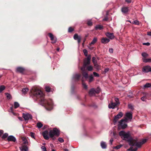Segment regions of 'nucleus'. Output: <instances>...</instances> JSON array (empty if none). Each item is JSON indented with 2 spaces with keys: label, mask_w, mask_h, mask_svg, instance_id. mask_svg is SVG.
Listing matches in <instances>:
<instances>
[{
  "label": "nucleus",
  "mask_w": 151,
  "mask_h": 151,
  "mask_svg": "<svg viewBox=\"0 0 151 151\" xmlns=\"http://www.w3.org/2000/svg\"><path fill=\"white\" fill-rule=\"evenodd\" d=\"M31 92L32 95V97L35 98L39 100L41 104L45 106L47 110H51L52 108L53 102L51 99L48 100L44 99V95L42 92L40 90L35 87L33 88Z\"/></svg>",
  "instance_id": "f257e3e1"
},
{
  "label": "nucleus",
  "mask_w": 151,
  "mask_h": 151,
  "mask_svg": "<svg viewBox=\"0 0 151 151\" xmlns=\"http://www.w3.org/2000/svg\"><path fill=\"white\" fill-rule=\"evenodd\" d=\"M119 135L123 139L128 142L130 145L132 146V144L134 142V140H132L129 132H126L124 131H121L119 133Z\"/></svg>",
  "instance_id": "f03ea898"
},
{
  "label": "nucleus",
  "mask_w": 151,
  "mask_h": 151,
  "mask_svg": "<svg viewBox=\"0 0 151 151\" xmlns=\"http://www.w3.org/2000/svg\"><path fill=\"white\" fill-rule=\"evenodd\" d=\"M147 139H142L139 142H137L136 140H134V142L132 144V146H136L137 147H140L147 141Z\"/></svg>",
  "instance_id": "7ed1b4c3"
},
{
  "label": "nucleus",
  "mask_w": 151,
  "mask_h": 151,
  "mask_svg": "<svg viewBox=\"0 0 151 151\" xmlns=\"http://www.w3.org/2000/svg\"><path fill=\"white\" fill-rule=\"evenodd\" d=\"M59 135V131L56 128H54L52 130H51L49 132V136L51 138H53L55 135L58 136Z\"/></svg>",
  "instance_id": "20e7f679"
},
{
  "label": "nucleus",
  "mask_w": 151,
  "mask_h": 151,
  "mask_svg": "<svg viewBox=\"0 0 151 151\" xmlns=\"http://www.w3.org/2000/svg\"><path fill=\"white\" fill-rule=\"evenodd\" d=\"M91 59V56L89 55L84 60L83 67L81 68V70L82 71L85 70V68L87 65L90 64Z\"/></svg>",
  "instance_id": "39448f33"
},
{
  "label": "nucleus",
  "mask_w": 151,
  "mask_h": 151,
  "mask_svg": "<svg viewBox=\"0 0 151 151\" xmlns=\"http://www.w3.org/2000/svg\"><path fill=\"white\" fill-rule=\"evenodd\" d=\"M127 122L124 119H121L118 122V125L119 128H121L122 129L126 128L127 126V124L126 123Z\"/></svg>",
  "instance_id": "423d86ee"
},
{
  "label": "nucleus",
  "mask_w": 151,
  "mask_h": 151,
  "mask_svg": "<svg viewBox=\"0 0 151 151\" xmlns=\"http://www.w3.org/2000/svg\"><path fill=\"white\" fill-rule=\"evenodd\" d=\"M100 92V89L99 87H97L96 90L93 88H92L89 91V94L91 96H93L96 93H98Z\"/></svg>",
  "instance_id": "0eeeda50"
},
{
  "label": "nucleus",
  "mask_w": 151,
  "mask_h": 151,
  "mask_svg": "<svg viewBox=\"0 0 151 151\" xmlns=\"http://www.w3.org/2000/svg\"><path fill=\"white\" fill-rule=\"evenodd\" d=\"M124 119L126 121H131L132 118V112H128L126 113Z\"/></svg>",
  "instance_id": "6e6552de"
},
{
  "label": "nucleus",
  "mask_w": 151,
  "mask_h": 151,
  "mask_svg": "<svg viewBox=\"0 0 151 151\" xmlns=\"http://www.w3.org/2000/svg\"><path fill=\"white\" fill-rule=\"evenodd\" d=\"M123 116V114L122 112H120L118 114L114 116L113 122L115 124L118 120Z\"/></svg>",
  "instance_id": "1a4fd4ad"
},
{
  "label": "nucleus",
  "mask_w": 151,
  "mask_h": 151,
  "mask_svg": "<svg viewBox=\"0 0 151 151\" xmlns=\"http://www.w3.org/2000/svg\"><path fill=\"white\" fill-rule=\"evenodd\" d=\"M23 117L26 121L32 119V116L29 113H23Z\"/></svg>",
  "instance_id": "9d476101"
},
{
  "label": "nucleus",
  "mask_w": 151,
  "mask_h": 151,
  "mask_svg": "<svg viewBox=\"0 0 151 151\" xmlns=\"http://www.w3.org/2000/svg\"><path fill=\"white\" fill-rule=\"evenodd\" d=\"M150 66L149 65L144 66L142 68V71L144 73H148L150 71Z\"/></svg>",
  "instance_id": "9b49d317"
},
{
  "label": "nucleus",
  "mask_w": 151,
  "mask_h": 151,
  "mask_svg": "<svg viewBox=\"0 0 151 151\" xmlns=\"http://www.w3.org/2000/svg\"><path fill=\"white\" fill-rule=\"evenodd\" d=\"M73 38L75 40H77L78 44H79L81 40V37L80 36H78L77 34L74 35Z\"/></svg>",
  "instance_id": "f8f14e48"
},
{
  "label": "nucleus",
  "mask_w": 151,
  "mask_h": 151,
  "mask_svg": "<svg viewBox=\"0 0 151 151\" xmlns=\"http://www.w3.org/2000/svg\"><path fill=\"white\" fill-rule=\"evenodd\" d=\"M48 35L50 38L51 40L52 41V43L53 44L55 43L57 41L56 38H55L53 35L51 33H49Z\"/></svg>",
  "instance_id": "ddd939ff"
},
{
  "label": "nucleus",
  "mask_w": 151,
  "mask_h": 151,
  "mask_svg": "<svg viewBox=\"0 0 151 151\" xmlns=\"http://www.w3.org/2000/svg\"><path fill=\"white\" fill-rule=\"evenodd\" d=\"M109 38L112 40L114 38L115 36L113 33L107 32L105 34Z\"/></svg>",
  "instance_id": "4468645a"
},
{
  "label": "nucleus",
  "mask_w": 151,
  "mask_h": 151,
  "mask_svg": "<svg viewBox=\"0 0 151 151\" xmlns=\"http://www.w3.org/2000/svg\"><path fill=\"white\" fill-rule=\"evenodd\" d=\"M7 139L9 141H12L14 142H15L16 140L15 137L12 135H10L8 136Z\"/></svg>",
  "instance_id": "2eb2a0df"
},
{
  "label": "nucleus",
  "mask_w": 151,
  "mask_h": 151,
  "mask_svg": "<svg viewBox=\"0 0 151 151\" xmlns=\"http://www.w3.org/2000/svg\"><path fill=\"white\" fill-rule=\"evenodd\" d=\"M48 132L47 131H45L42 132V135L44 138L46 140L49 139V138L48 136Z\"/></svg>",
  "instance_id": "dca6fc26"
},
{
  "label": "nucleus",
  "mask_w": 151,
  "mask_h": 151,
  "mask_svg": "<svg viewBox=\"0 0 151 151\" xmlns=\"http://www.w3.org/2000/svg\"><path fill=\"white\" fill-rule=\"evenodd\" d=\"M116 105H117L115 103H113L111 102V104H109L108 107L109 109H114Z\"/></svg>",
  "instance_id": "f3484780"
},
{
  "label": "nucleus",
  "mask_w": 151,
  "mask_h": 151,
  "mask_svg": "<svg viewBox=\"0 0 151 151\" xmlns=\"http://www.w3.org/2000/svg\"><path fill=\"white\" fill-rule=\"evenodd\" d=\"M110 41V40L106 38H103L101 40V42L104 44L108 43Z\"/></svg>",
  "instance_id": "a211bd4d"
},
{
  "label": "nucleus",
  "mask_w": 151,
  "mask_h": 151,
  "mask_svg": "<svg viewBox=\"0 0 151 151\" xmlns=\"http://www.w3.org/2000/svg\"><path fill=\"white\" fill-rule=\"evenodd\" d=\"M122 11L123 13L126 14L128 11V9L127 7H123L122 9Z\"/></svg>",
  "instance_id": "6ab92c4d"
},
{
  "label": "nucleus",
  "mask_w": 151,
  "mask_h": 151,
  "mask_svg": "<svg viewBox=\"0 0 151 151\" xmlns=\"http://www.w3.org/2000/svg\"><path fill=\"white\" fill-rule=\"evenodd\" d=\"M21 151H27L28 150V147L26 146H23L19 147Z\"/></svg>",
  "instance_id": "aec40b11"
},
{
  "label": "nucleus",
  "mask_w": 151,
  "mask_h": 151,
  "mask_svg": "<svg viewBox=\"0 0 151 151\" xmlns=\"http://www.w3.org/2000/svg\"><path fill=\"white\" fill-rule=\"evenodd\" d=\"M103 28V26L100 24L96 25L95 27V29L96 30H101Z\"/></svg>",
  "instance_id": "412c9836"
},
{
  "label": "nucleus",
  "mask_w": 151,
  "mask_h": 151,
  "mask_svg": "<svg viewBox=\"0 0 151 151\" xmlns=\"http://www.w3.org/2000/svg\"><path fill=\"white\" fill-rule=\"evenodd\" d=\"M24 69L21 67H18L17 69V71L20 73H22L24 71Z\"/></svg>",
  "instance_id": "4be33fe9"
},
{
  "label": "nucleus",
  "mask_w": 151,
  "mask_h": 151,
  "mask_svg": "<svg viewBox=\"0 0 151 151\" xmlns=\"http://www.w3.org/2000/svg\"><path fill=\"white\" fill-rule=\"evenodd\" d=\"M101 146L103 149H106L107 147L106 143L103 141L101 142Z\"/></svg>",
  "instance_id": "5701e85b"
},
{
  "label": "nucleus",
  "mask_w": 151,
  "mask_h": 151,
  "mask_svg": "<svg viewBox=\"0 0 151 151\" xmlns=\"http://www.w3.org/2000/svg\"><path fill=\"white\" fill-rule=\"evenodd\" d=\"M143 94L144 95H145V96H142V97H141V99L142 101H146V99H147V93H143Z\"/></svg>",
  "instance_id": "b1692460"
},
{
  "label": "nucleus",
  "mask_w": 151,
  "mask_h": 151,
  "mask_svg": "<svg viewBox=\"0 0 151 151\" xmlns=\"http://www.w3.org/2000/svg\"><path fill=\"white\" fill-rule=\"evenodd\" d=\"M81 76V75L80 74H76L73 76V78L77 80H78L80 77Z\"/></svg>",
  "instance_id": "393cba45"
},
{
  "label": "nucleus",
  "mask_w": 151,
  "mask_h": 151,
  "mask_svg": "<svg viewBox=\"0 0 151 151\" xmlns=\"http://www.w3.org/2000/svg\"><path fill=\"white\" fill-rule=\"evenodd\" d=\"M92 62L94 64V66H96V65H97V61L95 57L92 58Z\"/></svg>",
  "instance_id": "a878e982"
},
{
  "label": "nucleus",
  "mask_w": 151,
  "mask_h": 151,
  "mask_svg": "<svg viewBox=\"0 0 151 151\" xmlns=\"http://www.w3.org/2000/svg\"><path fill=\"white\" fill-rule=\"evenodd\" d=\"M29 91V89L28 88H25L22 89V93L25 94H26L27 92H28Z\"/></svg>",
  "instance_id": "bb28decb"
},
{
  "label": "nucleus",
  "mask_w": 151,
  "mask_h": 151,
  "mask_svg": "<svg viewBox=\"0 0 151 151\" xmlns=\"http://www.w3.org/2000/svg\"><path fill=\"white\" fill-rule=\"evenodd\" d=\"M22 141L23 142V144H24L25 145L28 143V142L27 141V139L23 137H22Z\"/></svg>",
  "instance_id": "cd10ccee"
},
{
  "label": "nucleus",
  "mask_w": 151,
  "mask_h": 151,
  "mask_svg": "<svg viewBox=\"0 0 151 151\" xmlns=\"http://www.w3.org/2000/svg\"><path fill=\"white\" fill-rule=\"evenodd\" d=\"M84 71L85 70L82 71L83 76L86 78H87L88 77V74L87 73L85 72Z\"/></svg>",
  "instance_id": "c85d7f7f"
},
{
  "label": "nucleus",
  "mask_w": 151,
  "mask_h": 151,
  "mask_svg": "<svg viewBox=\"0 0 151 151\" xmlns=\"http://www.w3.org/2000/svg\"><path fill=\"white\" fill-rule=\"evenodd\" d=\"M97 38L96 37H94L92 41L91 42V43L89 44L90 45H91L94 44H95L97 41Z\"/></svg>",
  "instance_id": "c756f323"
},
{
  "label": "nucleus",
  "mask_w": 151,
  "mask_h": 151,
  "mask_svg": "<svg viewBox=\"0 0 151 151\" xmlns=\"http://www.w3.org/2000/svg\"><path fill=\"white\" fill-rule=\"evenodd\" d=\"M5 94L6 95V97L8 99H12V96L10 94L8 93H5Z\"/></svg>",
  "instance_id": "7c9ffc66"
},
{
  "label": "nucleus",
  "mask_w": 151,
  "mask_h": 151,
  "mask_svg": "<svg viewBox=\"0 0 151 151\" xmlns=\"http://www.w3.org/2000/svg\"><path fill=\"white\" fill-rule=\"evenodd\" d=\"M14 108L15 109L17 108L19 106V103L17 102H14Z\"/></svg>",
  "instance_id": "2f4dec72"
},
{
  "label": "nucleus",
  "mask_w": 151,
  "mask_h": 151,
  "mask_svg": "<svg viewBox=\"0 0 151 151\" xmlns=\"http://www.w3.org/2000/svg\"><path fill=\"white\" fill-rule=\"evenodd\" d=\"M132 24H133L139 25V23L138 21L136 20L132 22Z\"/></svg>",
  "instance_id": "473e14b6"
},
{
  "label": "nucleus",
  "mask_w": 151,
  "mask_h": 151,
  "mask_svg": "<svg viewBox=\"0 0 151 151\" xmlns=\"http://www.w3.org/2000/svg\"><path fill=\"white\" fill-rule=\"evenodd\" d=\"M123 146V145H118L114 147H113V149H120V148H121L122 146Z\"/></svg>",
  "instance_id": "72a5a7b5"
},
{
  "label": "nucleus",
  "mask_w": 151,
  "mask_h": 151,
  "mask_svg": "<svg viewBox=\"0 0 151 151\" xmlns=\"http://www.w3.org/2000/svg\"><path fill=\"white\" fill-rule=\"evenodd\" d=\"M87 70L89 71H91L93 70V67L91 65H89L87 67Z\"/></svg>",
  "instance_id": "f704fd0d"
},
{
  "label": "nucleus",
  "mask_w": 151,
  "mask_h": 151,
  "mask_svg": "<svg viewBox=\"0 0 151 151\" xmlns=\"http://www.w3.org/2000/svg\"><path fill=\"white\" fill-rule=\"evenodd\" d=\"M144 62H151V58H147L143 60Z\"/></svg>",
  "instance_id": "c9c22d12"
},
{
  "label": "nucleus",
  "mask_w": 151,
  "mask_h": 151,
  "mask_svg": "<svg viewBox=\"0 0 151 151\" xmlns=\"http://www.w3.org/2000/svg\"><path fill=\"white\" fill-rule=\"evenodd\" d=\"M151 86V83H146L144 86V87L145 88H149Z\"/></svg>",
  "instance_id": "e433bc0d"
},
{
  "label": "nucleus",
  "mask_w": 151,
  "mask_h": 151,
  "mask_svg": "<svg viewBox=\"0 0 151 151\" xmlns=\"http://www.w3.org/2000/svg\"><path fill=\"white\" fill-rule=\"evenodd\" d=\"M5 87L4 86H0V92H1L5 89Z\"/></svg>",
  "instance_id": "4c0bfd02"
},
{
  "label": "nucleus",
  "mask_w": 151,
  "mask_h": 151,
  "mask_svg": "<svg viewBox=\"0 0 151 151\" xmlns=\"http://www.w3.org/2000/svg\"><path fill=\"white\" fill-rule=\"evenodd\" d=\"M43 126L42 124L40 122H38L37 124V127L39 128H41Z\"/></svg>",
  "instance_id": "58836bf2"
},
{
  "label": "nucleus",
  "mask_w": 151,
  "mask_h": 151,
  "mask_svg": "<svg viewBox=\"0 0 151 151\" xmlns=\"http://www.w3.org/2000/svg\"><path fill=\"white\" fill-rule=\"evenodd\" d=\"M128 108L132 110H133L134 109L133 106L131 104H129L128 105Z\"/></svg>",
  "instance_id": "ea45409f"
},
{
  "label": "nucleus",
  "mask_w": 151,
  "mask_h": 151,
  "mask_svg": "<svg viewBox=\"0 0 151 151\" xmlns=\"http://www.w3.org/2000/svg\"><path fill=\"white\" fill-rule=\"evenodd\" d=\"M93 80V77L92 75H91L89 77V82H92Z\"/></svg>",
  "instance_id": "a19ab883"
},
{
  "label": "nucleus",
  "mask_w": 151,
  "mask_h": 151,
  "mask_svg": "<svg viewBox=\"0 0 151 151\" xmlns=\"http://www.w3.org/2000/svg\"><path fill=\"white\" fill-rule=\"evenodd\" d=\"M114 100L115 101V103L117 104L118 105L119 104V99L118 98H116L114 99Z\"/></svg>",
  "instance_id": "79ce46f5"
},
{
  "label": "nucleus",
  "mask_w": 151,
  "mask_h": 151,
  "mask_svg": "<svg viewBox=\"0 0 151 151\" xmlns=\"http://www.w3.org/2000/svg\"><path fill=\"white\" fill-rule=\"evenodd\" d=\"M142 56L144 57H147L148 56V55L146 52H143L142 54Z\"/></svg>",
  "instance_id": "37998d69"
},
{
  "label": "nucleus",
  "mask_w": 151,
  "mask_h": 151,
  "mask_svg": "<svg viewBox=\"0 0 151 151\" xmlns=\"http://www.w3.org/2000/svg\"><path fill=\"white\" fill-rule=\"evenodd\" d=\"M8 134H7L6 133H5V134H4L3 135V136L2 137V138L3 139H5V138H6V137H8Z\"/></svg>",
  "instance_id": "c03bdc74"
},
{
  "label": "nucleus",
  "mask_w": 151,
  "mask_h": 151,
  "mask_svg": "<svg viewBox=\"0 0 151 151\" xmlns=\"http://www.w3.org/2000/svg\"><path fill=\"white\" fill-rule=\"evenodd\" d=\"M45 91L47 92L50 91V88L49 86H46L45 88Z\"/></svg>",
  "instance_id": "a18cd8bd"
},
{
  "label": "nucleus",
  "mask_w": 151,
  "mask_h": 151,
  "mask_svg": "<svg viewBox=\"0 0 151 151\" xmlns=\"http://www.w3.org/2000/svg\"><path fill=\"white\" fill-rule=\"evenodd\" d=\"M83 52L84 53V55L87 56L88 55V52L87 50L86 49H84L83 50Z\"/></svg>",
  "instance_id": "49530a36"
},
{
  "label": "nucleus",
  "mask_w": 151,
  "mask_h": 151,
  "mask_svg": "<svg viewBox=\"0 0 151 151\" xmlns=\"http://www.w3.org/2000/svg\"><path fill=\"white\" fill-rule=\"evenodd\" d=\"M82 85L83 86V87L84 88H85L86 89H87V86L86 85V84L85 83H84L83 82V81H82Z\"/></svg>",
  "instance_id": "de8ad7c7"
},
{
  "label": "nucleus",
  "mask_w": 151,
  "mask_h": 151,
  "mask_svg": "<svg viewBox=\"0 0 151 151\" xmlns=\"http://www.w3.org/2000/svg\"><path fill=\"white\" fill-rule=\"evenodd\" d=\"M87 24L89 26H91L92 25V23L91 20H88L87 21Z\"/></svg>",
  "instance_id": "09e8293b"
},
{
  "label": "nucleus",
  "mask_w": 151,
  "mask_h": 151,
  "mask_svg": "<svg viewBox=\"0 0 151 151\" xmlns=\"http://www.w3.org/2000/svg\"><path fill=\"white\" fill-rule=\"evenodd\" d=\"M58 140L60 142H63L64 141V139L61 137L59 138Z\"/></svg>",
  "instance_id": "8fccbe9b"
},
{
  "label": "nucleus",
  "mask_w": 151,
  "mask_h": 151,
  "mask_svg": "<svg viewBox=\"0 0 151 151\" xmlns=\"http://www.w3.org/2000/svg\"><path fill=\"white\" fill-rule=\"evenodd\" d=\"M93 75L95 77H99V75L98 73H96L95 72H93Z\"/></svg>",
  "instance_id": "3c124183"
},
{
  "label": "nucleus",
  "mask_w": 151,
  "mask_h": 151,
  "mask_svg": "<svg viewBox=\"0 0 151 151\" xmlns=\"http://www.w3.org/2000/svg\"><path fill=\"white\" fill-rule=\"evenodd\" d=\"M30 135H31V137L32 138L35 139V136H34L35 134L34 133L31 132H30Z\"/></svg>",
  "instance_id": "603ef678"
},
{
  "label": "nucleus",
  "mask_w": 151,
  "mask_h": 151,
  "mask_svg": "<svg viewBox=\"0 0 151 151\" xmlns=\"http://www.w3.org/2000/svg\"><path fill=\"white\" fill-rule=\"evenodd\" d=\"M73 31V29L71 27H69L68 29V32H71Z\"/></svg>",
  "instance_id": "864d4df0"
},
{
  "label": "nucleus",
  "mask_w": 151,
  "mask_h": 151,
  "mask_svg": "<svg viewBox=\"0 0 151 151\" xmlns=\"http://www.w3.org/2000/svg\"><path fill=\"white\" fill-rule=\"evenodd\" d=\"M143 45L147 46H149L150 45V43L149 42H147L146 43H143Z\"/></svg>",
  "instance_id": "5fc2aeb1"
},
{
  "label": "nucleus",
  "mask_w": 151,
  "mask_h": 151,
  "mask_svg": "<svg viewBox=\"0 0 151 151\" xmlns=\"http://www.w3.org/2000/svg\"><path fill=\"white\" fill-rule=\"evenodd\" d=\"M41 148L43 151H47L46 150V148L44 146H42L41 147Z\"/></svg>",
  "instance_id": "6e6d98bb"
},
{
  "label": "nucleus",
  "mask_w": 151,
  "mask_h": 151,
  "mask_svg": "<svg viewBox=\"0 0 151 151\" xmlns=\"http://www.w3.org/2000/svg\"><path fill=\"white\" fill-rule=\"evenodd\" d=\"M137 150V148H136L133 149H130L129 150L130 151H136Z\"/></svg>",
  "instance_id": "4d7b16f0"
},
{
  "label": "nucleus",
  "mask_w": 151,
  "mask_h": 151,
  "mask_svg": "<svg viewBox=\"0 0 151 151\" xmlns=\"http://www.w3.org/2000/svg\"><path fill=\"white\" fill-rule=\"evenodd\" d=\"M109 52L111 53H112L113 52V50L112 48H110L109 49Z\"/></svg>",
  "instance_id": "13d9d810"
},
{
  "label": "nucleus",
  "mask_w": 151,
  "mask_h": 151,
  "mask_svg": "<svg viewBox=\"0 0 151 151\" xmlns=\"http://www.w3.org/2000/svg\"><path fill=\"white\" fill-rule=\"evenodd\" d=\"M113 141V138H111L110 140V143L111 145L112 144V142Z\"/></svg>",
  "instance_id": "bf43d9fd"
},
{
  "label": "nucleus",
  "mask_w": 151,
  "mask_h": 151,
  "mask_svg": "<svg viewBox=\"0 0 151 151\" xmlns=\"http://www.w3.org/2000/svg\"><path fill=\"white\" fill-rule=\"evenodd\" d=\"M4 131L2 130H0V137H1Z\"/></svg>",
  "instance_id": "052dcab7"
},
{
  "label": "nucleus",
  "mask_w": 151,
  "mask_h": 151,
  "mask_svg": "<svg viewBox=\"0 0 151 151\" xmlns=\"http://www.w3.org/2000/svg\"><path fill=\"white\" fill-rule=\"evenodd\" d=\"M147 35L149 36H151V32H148Z\"/></svg>",
  "instance_id": "680f3d73"
},
{
  "label": "nucleus",
  "mask_w": 151,
  "mask_h": 151,
  "mask_svg": "<svg viewBox=\"0 0 151 151\" xmlns=\"http://www.w3.org/2000/svg\"><path fill=\"white\" fill-rule=\"evenodd\" d=\"M109 69L107 68L106 69H105V72H106L109 70Z\"/></svg>",
  "instance_id": "e2e57ef3"
},
{
  "label": "nucleus",
  "mask_w": 151,
  "mask_h": 151,
  "mask_svg": "<svg viewBox=\"0 0 151 151\" xmlns=\"http://www.w3.org/2000/svg\"><path fill=\"white\" fill-rule=\"evenodd\" d=\"M128 3H130L131 1L130 0H125Z\"/></svg>",
  "instance_id": "0e129e2a"
},
{
  "label": "nucleus",
  "mask_w": 151,
  "mask_h": 151,
  "mask_svg": "<svg viewBox=\"0 0 151 151\" xmlns=\"http://www.w3.org/2000/svg\"><path fill=\"white\" fill-rule=\"evenodd\" d=\"M107 20V18H105L103 19V21H106Z\"/></svg>",
  "instance_id": "69168bd1"
},
{
  "label": "nucleus",
  "mask_w": 151,
  "mask_h": 151,
  "mask_svg": "<svg viewBox=\"0 0 151 151\" xmlns=\"http://www.w3.org/2000/svg\"><path fill=\"white\" fill-rule=\"evenodd\" d=\"M96 68L97 69H98L99 68V66L97 64V65H96V66H95Z\"/></svg>",
  "instance_id": "338daca9"
},
{
  "label": "nucleus",
  "mask_w": 151,
  "mask_h": 151,
  "mask_svg": "<svg viewBox=\"0 0 151 151\" xmlns=\"http://www.w3.org/2000/svg\"><path fill=\"white\" fill-rule=\"evenodd\" d=\"M63 150L64 151H69L67 149H64Z\"/></svg>",
  "instance_id": "774afa93"
}]
</instances>
